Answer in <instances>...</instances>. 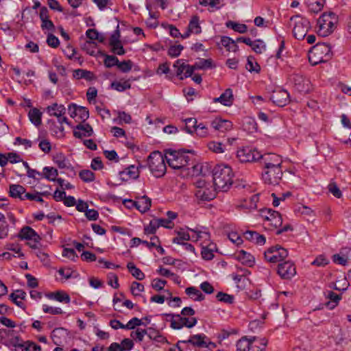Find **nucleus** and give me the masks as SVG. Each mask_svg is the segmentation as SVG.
<instances>
[{
    "label": "nucleus",
    "instance_id": "obj_1",
    "mask_svg": "<svg viewBox=\"0 0 351 351\" xmlns=\"http://www.w3.org/2000/svg\"><path fill=\"white\" fill-rule=\"evenodd\" d=\"M234 173L230 167L218 165L213 170V184L219 191H228L233 184Z\"/></svg>",
    "mask_w": 351,
    "mask_h": 351
},
{
    "label": "nucleus",
    "instance_id": "obj_2",
    "mask_svg": "<svg viewBox=\"0 0 351 351\" xmlns=\"http://www.w3.org/2000/svg\"><path fill=\"white\" fill-rule=\"evenodd\" d=\"M189 153V152L169 149L166 151L165 159L172 169H186L189 170V166L191 165L190 162L192 160V157L188 155Z\"/></svg>",
    "mask_w": 351,
    "mask_h": 351
},
{
    "label": "nucleus",
    "instance_id": "obj_3",
    "mask_svg": "<svg viewBox=\"0 0 351 351\" xmlns=\"http://www.w3.org/2000/svg\"><path fill=\"white\" fill-rule=\"evenodd\" d=\"M331 56V47L328 44H317L309 51L308 60L312 65H317L319 63L328 61Z\"/></svg>",
    "mask_w": 351,
    "mask_h": 351
},
{
    "label": "nucleus",
    "instance_id": "obj_4",
    "mask_svg": "<svg viewBox=\"0 0 351 351\" xmlns=\"http://www.w3.org/2000/svg\"><path fill=\"white\" fill-rule=\"evenodd\" d=\"M194 184L196 187L195 195L197 199L208 202L215 197L218 189H215L214 184H211L210 182H208L202 178L197 179Z\"/></svg>",
    "mask_w": 351,
    "mask_h": 351
},
{
    "label": "nucleus",
    "instance_id": "obj_5",
    "mask_svg": "<svg viewBox=\"0 0 351 351\" xmlns=\"http://www.w3.org/2000/svg\"><path fill=\"white\" fill-rule=\"evenodd\" d=\"M165 160V156L158 151L152 152L148 156L147 164L155 177L160 178L165 175L167 169Z\"/></svg>",
    "mask_w": 351,
    "mask_h": 351
},
{
    "label": "nucleus",
    "instance_id": "obj_6",
    "mask_svg": "<svg viewBox=\"0 0 351 351\" xmlns=\"http://www.w3.org/2000/svg\"><path fill=\"white\" fill-rule=\"evenodd\" d=\"M167 317H170L167 321L170 322V326L172 328L179 330L184 326L191 328L197 324V319L194 317H187L181 314H165Z\"/></svg>",
    "mask_w": 351,
    "mask_h": 351
},
{
    "label": "nucleus",
    "instance_id": "obj_7",
    "mask_svg": "<svg viewBox=\"0 0 351 351\" xmlns=\"http://www.w3.org/2000/svg\"><path fill=\"white\" fill-rule=\"evenodd\" d=\"M291 21L293 23V34L294 37L298 40L304 39L311 27L308 20L300 15H296L291 18Z\"/></svg>",
    "mask_w": 351,
    "mask_h": 351
},
{
    "label": "nucleus",
    "instance_id": "obj_8",
    "mask_svg": "<svg viewBox=\"0 0 351 351\" xmlns=\"http://www.w3.org/2000/svg\"><path fill=\"white\" fill-rule=\"evenodd\" d=\"M260 163L263 165V168H271L270 170L273 171L276 176L280 175V169H282V160L279 155L272 153H267L261 154L260 158Z\"/></svg>",
    "mask_w": 351,
    "mask_h": 351
},
{
    "label": "nucleus",
    "instance_id": "obj_9",
    "mask_svg": "<svg viewBox=\"0 0 351 351\" xmlns=\"http://www.w3.org/2000/svg\"><path fill=\"white\" fill-rule=\"evenodd\" d=\"M264 256L265 260L269 263H280L288 256V251L280 245H276L265 251Z\"/></svg>",
    "mask_w": 351,
    "mask_h": 351
},
{
    "label": "nucleus",
    "instance_id": "obj_10",
    "mask_svg": "<svg viewBox=\"0 0 351 351\" xmlns=\"http://www.w3.org/2000/svg\"><path fill=\"white\" fill-rule=\"evenodd\" d=\"M261 215L267 223V226H270L271 229H277L282 223L281 215L272 209H263L261 210Z\"/></svg>",
    "mask_w": 351,
    "mask_h": 351
},
{
    "label": "nucleus",
    "instance_id": "obj_11",
    "mask_svg": "<svg viewBox=\"0 0 351 351\" xmlns=\"http://www.w3.org/2000/svg\"><path fill=\"white\" fill-rule=\"evenodd\" d=\"M237 158L241 162H252L258 161L261 158V154L256 149L250 147H243L237 151Z\"/></svg>",
    "mask_w": 351,
    "mask_h": 351
},
{
    "label": "nucleus",
    "instance_id": "obj_12",
    "mask_svg": "<svg viewBox=\"0 0 351 351\" xmlns=\"http://www.w3.org/2000/svg\"><path fill=\"white\" fill-rule=\"evenodd\" d=\"M317 33L321 36H327L333 31L334 23L331 21V14H322L317 21Z\"/></svg>",
    "mask_w": 351,
    "mask_h": 351
},
{
    "label": "nucleus",
    "instance_id": "obj_13",
    "mask_svg": "<svg viewBox=\"0 0 351 351\" xmlns=\"http://www.w3.org/2000/svg\"><path fill=\"white\" fill-rule=\"evenodd\" d=\"M176 69V74L180 80H183L192 76L193 73V66L186 64L183 59L177 60L173 64Z\"/></svg>",
    "mask_w": 351,
    "mask_h": 351
},
{
    "label": "nucleus",
    "instance_id": "obj_14",
    "mask_svg": "<svg viewBox=\"0 0 351 351\" xmlns=\"http://www.w3.org/2000/svg\"><path fill=\"white\" fill-rule=\"evenodd\" d=\"M277 273L282 279H291L296 274L294 263L289 261L280 263L278 265Z\"/></svg>",
    "mask_w": 351,
    "mask_h": 351
},
{
    "label": "nucleus",
    "instance_id": "obj_15",
    "mask_svg": "<svg viewBox=\"0 0 351 351\" xmlns=\"http://www.w3.org/2000/svg\"><path fill=\"white\" fill-rule=\"evenodd\" d=\"M259 201V194H254L249 199H243L241 200L236 206V208L241 210L245 213H249L256 209L257 203Z\"/></svg>",
    "mask_w": 351,
    "mask_h": 351
},
{
    "label": "nucleus",
    "instance_id": "obj_16",
    "mask_svg": "<svg viewBox=\"0 0 351 351\" xmlns=\"http://www.w3.org/2000/svg\"><path fill=\"white\" fill-rule=\"evenodd\" d=\"M124 204L131 203L132 206L136 207L141 213H144L149 210L152 206V200L146 195L137 198V200L125 199Z\"/></svg>",
    "mask_w": 351,
    "mask_h": 351
},
{
    "label": "nucleus",
    "instance_id": "obj_17",
    "mask_svg": "<svg viewBox=\"0 0 351 351\" xmlns=\"http://www.w3.org/2000/svg\"><path fill=\"white\" fill-rule=\"evenodd\" d=\"M207 337L204 334H197L190 337L188 340L179 341L176 344V348L182 351L180 347V343H191L193 346L203 348L206 345V339Z\"/></svg>",
    "mask_w": 351,
    "mask_h": 351
},
{
    "label": "nucleus",
    "instance_id": "obj_18",
    "mask_svg": "<svg viewBox=\"0 0 351 351\" xmlns=\"http://www.w3.org/2000/svg\"><path fill=\"white\" fill-rule=\"evenodd\" d=\"M289 93L284 89H279L274 91L270 97V99L273 103L278 106H285L289 101Z\"/></svg>",
    "mask_w": 351,
    "mask_h": 351
},
{
    "label": "nucleus",
    "instance_id": "obj_19",
    "mask_svg": "<svg viewBox=\"0 0 351 351\" xmlns=\"http://www.w3.org/2000/svg\"><path fill=\"white\" fill-rule=\"evenodd\" d=\"M263 172L262 173V178L265 183L271 185L278 184L282 176V170L280 169V175L279 176H275L273 171H271V168H263Z\"/></svg>",
    "mask_w": 351,
    "mask_h": 351
},
{
    "label": "nucleus",
    "instance_id": "obj_20",
    "mask_svg": "<svg viewBox=\"0 0 351 351\" xmlns=\"http://www.w3.org/2000/svg\"><path fill=\"white\" fill-rule=\"evenodd\" d=\"M210 125L215 130L222 133L229 131L232 128V123L231 121L226 119H221L220 118H216L213 120Z\"/></svg>",
    "mask_w": 351,
    "mask_h": 351
},
{
    "label": "nucleus",
    "instance_id": "obj_21",
    "mask_svg": "<svg viewBox=\"0 0 351 351\" xmlns=\"http://www.w3.org/2000/svg\"><path fill=\"white\" fill-rule=\"evenodd\" d=\"M120 178L122 181L127 182L131 179H136L139 176L138 167L134 165H130L119 172Z\"/></svg>",
    "mask_w": 351,
    "mask_h": 351
},
{
    "label": "nucleus",
    "instance_id": "obj_22",
    "mask_svg": "<svg viewBox=\"0 0 351 351\" xmlns=\"http://www.w3.org/2000/svg\"><path fill=\"white\" fill-rule=\"evenodd\" d=\"M93 133V128L88 123L78 124L73 131L75 137L81 138L83 136H90Z\"/></svg>",
    "mask_w": 351,
    "mask_h": 351
},
{
    "label": "nucleus",
    "instance_id": "obj_23",
    "mask_svg": "<svg viewBox=\"0 0 351 351\" xmlns=\"http://www.w3.org/2000/svg\"><path fill=\"white\" fill-rule=\"evenodd\" d=\"M213 102H219L223 106H230L233 103V94L231 88H227L219 97L213 98Z\"/></svg>",
    "mask_w": 351,
    "mask_h": 351
},
{
    "label": "nucleus",
    "instance_id": "obj_24",
    "mask_svg": "<svg viewBox=\"0 0 351 351\" xmlns=\"http://www.w3.org/2000/svg\"><path fill=\"white\" fill-rule=\"evenodd\" d=\"M19 237L25 240H41L40 237L29 226L23 227L19 234Z\"/></svg>",
    "mask_w": 351,
    "mask_h": 351
},
{
    "label": "nucleus",
    "instance_id": "obj_25",
    "mask_svg": "<svg viewBox=\"0 0 351 351\" xmlns=\"http://www.w3.org/2000/svg\"><path fill=\"white\" fill-rule=\"evenodd\" d=\"M236 258L238 261L248 267H252L254 263V257L250 253L241 250L236 254Z\"/></svg>",
    "mask_w": 351,
    "mask_h": 351
},
{
    "label": "nucleus",
    "instance_id": "obj_26",
    "mask_svg": "<svg viewBox=\"0 0 351 351\" xmlns=\"http://www.w3.org/2000/svg\"><path fill=\"white\" fill-rule=\"evenodd\" d=\"M244 237L247 240L254 242L258 245H264L265 243V237L259 234L257 232L247 230L244 233Z\"/></svg>",
    "mask_w": 351,
    "mask_h": 351
},
{
    "label": "nucleus",
    "instance_id": "obj_27",
    "mask_svg": "<svg viewBox=\"0 0 351 351\" xmlns=\"http://www.w3.org/2000/svg\"><path fill=\"white\" fill-rule=\"evenodd\" d=\"M221 44L228 51L236 52L239 49L237 40H234L228 36H221Z\"/></svg>",
    "mask_w": 351,
    "mask_h": 351
},
{
    "label": "nucleus",
    "instance_id": "obj_28",
    "mask_svg": "<svg viewBox=\"0 0 351 351\" xmlns=\"http://www.w3.org/2000/svg\"><path fill=\"white\" fill-rule=\"evenodd\" d=\"M10 195L14 198H19L21 200H24V194H25V189L19 184H11L10 186Z\"/></svg>",
    "mask_w": 351,
    "mask_h": 351
},
{
    "label": "nucleus",
    "instance_id": "obj_29",
    "mask_svg": "<svg viewBox=\"0 0 351 351\" xmlns=\"http://www.w3.org/2000/svg\"><path fill=\"white\" fill-rule=\"evenodd\" d=\"M53 161L60 169H69L71 164L68 158L62 153L54 155Z\"/></svg>",
    "mask_w": 351,
    "mask_h": 351
},
{
    "label": "nucleus",
    "instance_id": "obj_30",
    "mask_svg": "<svg viewBox=\"0 0 351 351\" xmlns=\"http://www.w3.org/2000/svg\"><path fill=\"white\" fill-rule=\"evenodd\" d=\"M47 113L50 116L60 117L64 115L66 112V108L62 104H58L56 103L49 106L46 109Z\"/></svg>",
    "mask_w": 351,
    "mask_h": 351
},
{
    "label": "nucleus",
    "instance_id": "obj_31",
    "mask_svg": "<svg viewBox=\"0 0 351 351\" xmlns=\"http://www.w3.org/2000/svg\"><path fill=\"white\" fill-rule=\"evenodd\" d=\"M26 293L23 290H16L15 293H12L9 298L16 306L24 309L25 305L23 302L18 300H24L25 298Z\"/></svg>",
    "mask_w": 351,
    "mask_h": 351
},
{
    "label": "nucleus",
    "instance_id": "obj_32",
    "mask_svg": "<svg viewBox=\"0 0 351 351\" xmlns=\"http://www.w3.org/2000/svg\"><path fill=\"white\" fill-rule=\"evenodd\" d=\"M324 2L325 0H305L309 10L314 13H317L322 10Z\"/></svg>",
    "mask_w": 351,
    "mask_h": 351
},
{
    "label": "nucleus",
    "instance_id": "obj_33",
    "mask_svg": "<svg viewBox=\"0 0 351 351\" xmlns=\"http://www.w3.org/2000/svg\"><path fill=\"white\" fill-rule=\"evenodd\" d=\"M199 17L196 15L193 16L191 19L187 29L192 34H199L202 32V28L199 25Z\"/></svg>",
    "mask_w": 351,
    "mask_h": 351
},
{
    "label": "nucleus",
    "instance_id": "obj_34",
    "mask_svg": "<svg viewBox=\"0 0 351 351\" xmlns=\"http://www.w3.org/2000/svg\"><path fill=\"white\" fill-rule=\"evenodd\" d=\"M326 297L330 300L326 303V306L330 309L335 308L341 298V295L337 294L332 291H328L326 293Z\"/></svg>",
    "mask_w": 351,
    "mask_h": 351
},
{
    "label": "nucleus",
    "instance_id": "obj_35",
    "mask_svg": "<svg viewBox=\"0 0 351 351\" xmlns=\"http://www.w3.org/2000/svg\"><path fill=\"white\" fill-rule=\"evenodd\" d=\"M28 117L30 121L36 126H39L41 124V112L37 108L31 109L29 111Z\"/></svg>",
    "mask_w": 351,
    "mask_h": 351
},
{
    "label": "nucleus",
    "instance_id": "obj_36",
    "mask_svg": "<svg viewBox=\"0 0 351 351\" xmlns=\"http://www.w3.org/2000/svg\"><path fill=\"white\" fill-rule=\"evenodd\" d=\"M226 26L228 28H230L239 34H244L247 31V27L246 25L232 21H227L226 23Z\"/></svg>",
    "mask_w": 351,
    "mask_h": 351
},
{
    "label": "nucleus",
    "instance_id": "obj_37",
    "mask_svg": "<svg viewBox=\"0 0 351 351\" xmlns=\"http://www.w3.org/2000/svg\"><path fill=\"white\" fill-rule=\"evenodd\" d=\"M49 298L58 302H64L66 304H69L71 302V298L69 294L62 291H58L55 293H52Z\"/></svg>",
    "mask_w": 351,
    "mask_h": 351
},
{
    "label": "nucleus",
    "instance_id": "obj_38",
    "mask_svg": "<svg viewBox=\"0 0 351 351\" xmlns=\"http://www.w3.org/2000/svg\"><path fill=\"white\" fill-rule=\"evenodd\" d=\"M111 88L119 91L123 92L131 88L130 80L125 81H114L111 83Z\"/></svg>",
    "mask_w": 351,
    "mask_h": 351
},
{
    "label": "nucleus",
    "instance_id": "obj_39",
    "mask_svg": "<svg viewBox=\"0 0 351 351\" xmlns=\"http://www.w3.org/2000/svg\"><path fill=\"white\" fill-rule=\"evenodd\" d=\"M73 75L76 79H86L88 81L94 79V74L91 71L84 69H75Z\"/></svg>",
    "mask_w": 351,
    "mask_h": 351
},
{
    "label": "nucleus",
    "instance_id": "obj_40",
    "mask_svg": "<svg viewBox=\"0 0 351 351\" xmlns=\"http://www.w3.org/2000/svg\"><path fill=\"white\" fill-rule=\"evenodd\" d=\"M185 293L190 297L193 298L195 301H202L205 297L202 292L194 287H190L186 289Z\"/></svg>",
    "mask_w": 351,
    "mask_h": 351
},
{
    "label": "nucleus",
    "instance_id": "obj_41",
    "mask_svg": "<svg viewBox=\"0 0 351 351\" xmlns=\"http://www.w3.org/2000/svg\"><path fill=\"white\" fill-rule=\"evenodd\" d=\"M58 175V171L54 167H45L43 168V178L49 181H56Z\"/></svg>",
    "mask_w": 351,
    "mask_h": 351
},
{
    "label": "nucleus",
    "instance_id": "obj_42",
    "mask_svg": "<svg viewBox=\"0 0 351 351\" xmlns=\"http://www.w3.org/2000/svg\"><path fill=\"white\" fill-rule=\"evenodd\" d=\"M127 268L131 274L137 280H142L145 278V274L140 269L137 268L133 263H128L127 264Z\"/></svg>",
    "mask_w": 351,
    "mask_h": 351
},
{
    "label": "nucleus",
    "instance_id": "obj_43",
    "mask_svg": "<svg viewBox=\"0 0 351 351\" xmlns=\"http://www.w3.org/2000/svg\"><path fill=\"white\" fill-rule=\"evenodd\" d=\"M189 240H190L189 234L183 230H180L177 232V237L173 239L172 242L179 245H183V243H185V241Z\"/></svg>",
    "mask_w": 351,
    "mask_h": 351
},
{
    "label": "nucleus",
    "instance_id": "obj_44",
    "mask_svg": "<svg viewBox=\"0 0 351 351\" xmlns=\"http://www.w3.org/2000/svg\"><path fill=\"white\" fill-rule=\"evenodd\" d=\"M215 247L214 244L203 246L201 252L202 258L206 261L212 260L214 257L213 252Z\"/></svg>",
    "mask_w": 351,
    "mask_h": 351
},
{
    "label": "nucleus",
    "instance_id": "obj_45",
    "mask_svg": "<svg viewBox=\"0 0 351 351\" xmlns=\"http://www.w3.org/2000/svg\"><path fill=\"white\" fill-rule=\"evenodd\" d=\"M185 123L184 130L189 134H193L197 125V121L195 118H187L183 120Z\"/></svg>",
    "mask_w": 351,
    "mask_h": 351
},
{
    "label": "nucleus",
    "instance_id": "obj_46",
    "mask_svg": "<svg viewBox=\"0 0 351 351\" xmlns=\"http://www.w3.org/2000/svg\"><path fill=\"white\" fill-rule=\"evenodd\" d=\"M213 66L210 59H202L200 61L195 62L193 65V71L196 69H205L211 68Z\"/></svg>",
    "mask_w": 351,
    "mask_h": 351
},
{
    "label": "nucleus",
    "instance_id": "obj_47",
    "mask_svg": "<svg viewBox=\"0 0 351 351\" xmlns=\"http://www.w3.org/2000/svg\"><path fill=\"white\" fill-rule=\"evenodd\" d=\"M216 298L218 300V301L229 304H232L234 300V298L233 295L221 291L219 292L217 294Z\"/></svg>",
    "mask_w": 351,
    "mask_h": 351
},
{
    "label": "nucleus",
    "instance_id": "obj_48",
    "mask_svg": "<svg viewBox=\"0 0 351 351\" xmlns=\"http://www.w3.org/2000/svg\"><path fill=\"white\" fill-rule=\"evenodd\" d=\"M208 147L210 150L217 154L223 153L225 150L224 145L220 142L211 141L208 144Z\"/></svg>",
    "mask_w": 351,
    "mask_h": 351
},
{
    "label": "nucleus",
    "instance_id": "obj_49",
    "mask_svg": "<svg viewBox=\"0 0 351 351\" xmlns=\"http://www.w3.org/2000/svg\"><path fill=\"white\" fill-rule=\"evenodd\" d=\"M157 223L155 219L151 220L149 223L144 228L145 234L149 235L155 234L157 229L159 228Z\"/></svg>",
    "mask_w": 351,
    "mask_h": 351
},
{
    "label": "nucleus",
    "instance_id": "obj_50",
    "mask_svg": "<svg viewBox=\"0 0 351 351\" xmlns=\"http://www.w3.org/2000/svg\"><path fill=\"white\" fill-rule=\"evenodd\" d=\"M188 230L189 231L193 232L196 234L194 241H197L201 239H204L205 240L210 239V234L208 232L202 231L198 228H188Z\"/></svg>",
    "mask_w": 351,
    "mask_h": 351
},
{
    "label": "nucleus",
    "instance_id": "obj_51",
    "mask_svg": "<svg viewBox=\"0 0 351 351\" xmlns=\"http://www.w3.org/2000/svg\"><path fill=\"white\" fill-rule=\"evenodd\" d=\"M252 49L256 53H262L265 50V45L261 40H256L252 42L250 45Z\"/></svg>",
    "mask_w": 351,
    "mask_h": 351
},
{
    "label": "nucleus",
    "instance_id": "obj_52",
    "mask_svg": "<svg viewBox=\"0 0 351 351\" xmlns=\"http://www.w3.org/2000/svg\"><path fill=\"white\" fill-rule=\"evenodd\" d=\"M80 178L86 182H90L95 180V174L90 170H82L79 173Z\"/></svg>",
    "mask_w": 351,
    "mask_h": 351
},
{
    "label": "nucleus",
    "instance_id": "obj_53",
    "mask_svg": "<svg viewBox=\"0 0 351 351\" xmlns=\"http://www.w3.org/2000/svg\"><path fill=\"white\" fill-rule=\"evenodd\" d=\"M167 281L160 278H154L151 282V287L157 291H160L164 289Z\"/></svg>",
    "mask_w": 351,
    "mask_h": 351
},
{
    "label": "nucleus",
    "instance_id": "obj_54",
    "mask_svg": "<svg viewBox=\"0 0 351 351\" xmlns=\"http://www.w3.org/2000/svg\"><path fill=\"white\" fill-rule=\"evenodd\" d=\"M195 132L199 137H206L208 135V128L203 123H197Z\"/></svg>",
    "mask_w": 351,
    "mask_h": 351
},
{
    "label": "nucleus",
    "instance_id": "obj_55",
    "mask_svg": "<svg viewBox=\"0 0 351 351\" xmlns=\"http://www.w3.org/2000/svg\"><path fill=\"white\" fill-rule=\"evenodd\" d=\"M237 351H249L250 343L247 341V338L246 337H242L237 341Z\"/></svg>",
    "mask_w": 351,
    "mask_h": 351
},
{
    "label": "nucleus",
    "instance_id": "obj_56",
    "mask_svg": "<svg viewBox=\"0 0 351 351\" xmlns=\"http://www.w3.org/2000/svg\"><path fill=\"white\" fill-rule=\"evenodd\" d=\"M104 62L107 68H110L114 66H118L119 61L114 56L106 55Z\"/></svg>",
    "mask_w": 351,
    "mask_h": 351
},
{
    "label": "nucleus",
    "instance_id": "obj_57",
    "mask_svg": "<svg viewBox=\"0 0 351 351\" xmlns=\"http://www.w3.org/2000/svg\"><path fill=\"white\" fill-rule=\"evenodd\" d=\"M45 195V193L39 192H36L35 193H26L25 194H24L23 198H25V199L34 200L38 202L43 203L44 200L41 197V195Z\"/></svg>",
    "mask_w": 351,
    "mask_h": 351
},
{
    "label": "nucleus",
    "instance_id": "obj_58",
    "mask_svg": "<svg viewBox=\"0 0 351 351\" xmlns=\"http://www.w3.org/2000/svg\"><path fill=\"white\" fill-rule=\"evenodd\" d=\"M332 260L334 263L341 265H346L348 261L351 260L348 255H340V254H335L332 256Z\"/></svg>",
    "mask_w": 351,
    "mask_h": 351
},
{
    "label": "nucleus",
    "instance_id": "obj_59",
    "mask_svg": "<svg viewBox=\"0 0 351 351\" xmlns=\"http://www.w3.org/2000/svg\"><path fill=\"white\" fill-rule=\"evenodd\" d=\"M183 49L184 47L181 45L171 46L168 49V55L171 58L178 57Z\"/></svg>",
    "mask_w": 351,
    "mask_h": 351
},
{
    "label": "nucleus",
    "instance_id": "obj_60",
    "mask_svg": "<svg viewBox=\"0 0 351 351\" xmlns=\"http://www.w3.org/2000/svg\"><path fill=\"white\" fill-rule=\"evenodd\" d=\"M86 36L90 40H97L103 42V36L95 29H88L86 32Z\"/></svg>",
    "mask_w": 351,
    "mask_h": 351
},
{
    "label": "nucleus",
    "instance_id": "obj_61",
    "mask_svg": "<svg viewBox=\"0 0 351 351\" xmlns=\"http://www.w3.org/2000/svg\"><path fill=\"white\" fill-rule=\"evenodd\" d=\"M43 311L45 313H49L51 315H60L63 313V311L59 307L49 306L47 304L43 306Z\"/></svg>",
    "mask_w": 351,
    "mask_h": 351
},
{
    "label": "nucleus",
    "instance_id": "obj_62",
    "mask_svg": "<svg viewBox=\"0 0 351 351\" xmlns=\"http://www.w3.org/2000/svg\"><path fill=\"white\" fill-rule=\"evenodd\" d=\"M142 324H143V323L141 319L138 317H133L125 324V328L126 330H133L136 326H139Z\"/></svg>",
    "mask_w": 351,
    "mask_h": 351
},
{
    "label": "nucleus",
    "instance_id": "obj_63",
    "mask_svg": "<svg viewBox=\"0 0 351 351\" xmlns=\"http://www.w3.org/2000/svg\"><path fill=\"white\" fill-rule=\"evenodd\" d=\"M147 334V330L145 329H139L138 328L136 330L132 331L130 334L132 338L135 340H138V341H142L144 336Z\"/></svg>",
    "mask_w": 351,
    "mask_h": 351
},
{
    "label": "nucleus",
    "instance_id": "obj_64",
    "mask_svg": "<svg viewBox=\"0 0 351 351\" xmlns=\"http://www.w3.org/2000/svg\"><path fill=\"white\" fill-rule=\"evenodd\" d=\"M144 291V286L137 282H133L131 285V292L135 295H139L141 292Z\"/></svg>",
    "mask_w": 351,
    "mask_h": 351
}]
</instances>
